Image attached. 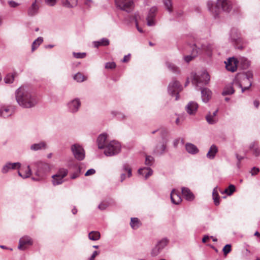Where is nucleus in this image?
Here are the masks:
<instances>
[{"label":"nucleus","instance_id":"nucleus-18","mask_svg":"<svg viewBox=\"0 0 260 260\" xmlns=\"http://www.w3.org/2000/svg\"><path fill=\"white\" fill-rule=\"evenodd\" d=\"M225 67L227 70L234 72L237 70L236 60L234 58H230L227 62H225Z\"/></svg>","mask_w":260,"mask_h":260},{"label":"nucleus","instance_id":"nucleus-43","mask_svg":"<svg viewBox=\"0 0 260 260\" xmlns=\"http://www.w3.org/2000/svg\"><path fill=\"white\" fill-rule=\"evenodd\" d=\"M74 79L78 82H82L85 80L84 76L81 73L75 74L74 76Z\"/></svg>","mask_w":260,"mask_h":260},{"label":"nucleus","instance_id":"nucleus-39","mask_svg":"<svg viewBox=\"0 0 260 260\" xmlns=\"http://www.w3.org/2000/svg\"><path fill=\"white\" fill-rule=\"evenodd\" d=\"M131 226L133 229H137L140 226V221L138 218H131Z\"/></svg>","mask_w":260,"mask_h":260},{"label":"nucleus","instance_id":"nucleus-48","mask_svg":"<svg viewBox=\"0 0 260 260\" xmlns=\"http://www.w3.org/2000/svg\"><path fill=\"white\" fill-rule=\"evenodd\" d=\"M109 203L107 202L103 201L98 206V208L101 210H105L109 206Z\"/></svg>","mask_w":260,"mask_h":260},{"label":"nucleus","instance_id":"nucleus-22","mask_svg":"<svg viewBox=\"0 0 260 260\" xmlns=\"http://www.w3.org/2000/svg\"><path fill=\"white\" fill-rule=\"evenodd\" d=\"M171 200L172 203L178 205L182 201L180 194L176 192L175 189H173L171 193Z\"/></svg>","mask_w":260,"mask_h":260},{"label":"nucleus","instance_id":"nucleus-8","mask_svg":"<svg viewBox=\"0 0 260 260\" xmlns=\"http://www.w3.org/2000/svg\"><path fill=\"white\" fill-rule=\"evenodd\" d=\"M115 4L120 9L128 13L131 12L134 7L133 0H115Z\"/></svg>","mask_w":260,"mask_h":260},{"label":"nucleus","instance_id":"nucleus-36","mask_svg":"<svg viewBox=\"0 0 260 260\" xmlns=\"http://www.w3.org/2000/svg\"><path fill=\"white\" fill-rule=\"evenodd\" d=\"M206 119L208 123L210 124H214L217 122V118L215 117H212V113L209 112L206 116Z\"/></svg>","mask_w":260,"mask_h":260},{"label":"nucleus","instance_id":"nucleus-38","mask_svg":"<svg viewBox=\"0 0 260 260\" xmlns=\"http://www.w3.org/2000/svg\"><path fill=\"white\" fill-rule=\"evenodd\" d=\"M217 187H216L213 190L212 196L214 204L216 206L219 204V197L217 190Z\"/></svg>","mask_w":260,"mask_h":260},{"label":"nucleus","instance_id":"nucleus-27","mask_svg":"<svg viewBox=\"0 0 260 260\" xmlns=\"http://www.w3.org/2000/svg\"><path fill=\"white\" fill-rule=\"evenodd\" d=\"M249 149L252 151L254 156L257 157L260 155V149L257 143L252 142L249 145Z\"/></svg>","mask_w":260,"mask_h":260},{"label":"nucleus","instance_id":"nucleus-54","mask_svg":"<svg viewBox=\"0 0 260 260\" xmlns=\"http://www.w3.org/2000/svg\"><path fill=\"white\" fill-rule=\"evenodd\" d=\"M11 167L12 170L19 169L21 167V164L19 162H11Z\"/></svg>","mask_w":260,"mask_h":260},{"label":"nucleus","instance_id":"nucleus-46","mask_svg":"<svg viewBox=\"0 0 260 260\" xmlns=\"http://www.w3.org/2000/svg\"><path fill=\"white\" fill-rule=\"evenodd\" d=\"M164 5L165 6L166 9L169 12H171L172 11L171 0H164Z\"/></svg>","mask_w":260,"mask_h":260},{"label":"nucleus","instance_id":"nucleus-7","mask_svg":"<svg viewBox=\"0 0 260 260\" xmlns=\"http://www.w3.org/2000/svg\"><path fill=\"white\" fill-rule=\"evenodd\" d=\"M168 90L171 95H176L175 100L177 101L179 99V92L181 91L182 86L178 81L173 79L169 84Z\"/></svg>","mask_w":260,"mask_h":260},{"label":"nucleus","instance_id":"nucleus-30","mask_svg":"<svg viewBox=\"0 0 260 260\" xmlns=\"http://www.w3.org/2000/svg\"><path fill=\"white\" fill-rule=\"evenodd\" d=\"M93 45L95 47L98 48L100 46H107L109 45V40L107 38H102L99 41H94Z\"/></svg>","mask_w":260,"mask_h":260},{"label":"nucleus","instance_id":"nucleus-41","mask_svg":"<svg viewBox=\"0 0 260 260\" xmlns=\"http://www.w3.org/2000/svg\"><path fill=\"white\" fill-rule=\"evenodd\" d=\"M68 171L67 169L64 168H60L58 170L56 174L59 176V177H61L63 178L68 175Z\"/></svg>","mask_w":260,"mask_h":260},{"label":"nucleus","instance_id":"nucleus-10","mask_svg":"<svg viewBox=\"0 0 260 260\" xmlns=\"http://www.w3.org/2000/svg\"><path fill=\"white\" fill-rule=\"evenodd\" d=\"M72 152L75 157L79 160H83L85 157L83 148L79 144H75L71 146Z\"/></svg>","mask_w":260,"mask_h":260},{"label":"nucleus","instance_id":"nucleus-40","mask_svg":"<svg viewBox=\"0 0 260 260\" xmlns=\"http://www.w3.org/2000/svg\"><path fill=\"white\" fill-rule=\"evenodd\" d=\"M166 65L168 67V68L171 70L172 72H173L174 73L178 74L179 72V70L178 67H177L175 64L169 62H167Z\"/></svg>","mask_w":260,"mask_h":260},{"label":"nucleus","instance_id":"nucleus-28","mask_svg":"<svg viewBox=\"0 0 260 260\" xmlns=\"http://www.w3.org/2000/svg\"><path fill=\"white\" fill-rule=\"evenodd\" d=\"M47 145L45 142H41L39 143H35L31 145L30 149L32 151H38L46 148Z\"/></svg>","mask_w":260,"mask_h":260},{"label":"nucleus","instance_id":"nucleus-17","mask_svg":"<svg viewBox=\"0 0 260 260\" xmlns=\"http://www.w3.org/2000/svg\"><path fill=\"white\" fill-rule=\"evenodd\" d=\"M107 139V135L106 134H101L97 139V143L98 145V148L99 149H104L105 148L106 146L107 145L106 141Z\"/></svg>","mask_w":260,"mask_h":260},{"label":"nucleus","instance_id":"nucleus-37","mask_svg":"<svg viewBox=\"0 0 260 260\" xmlns=\"http://www.w3.org/2000/svg\"><path fill=\"white\" fill-rule=\"evenodd\" d=\"M71 3L68 0H61L62 5L67 8H71L75 6L77 4V0H72Z\"/></svg>","mask_w":260,"mask_h":260},{"label":"nucleus","instance_id":"nucleus-58","mask_svg":"<svg viewBox=\"0 0 260 260\" xmlns=\"http://www.w3.org/2000/svg\"><path fill=\"white\" fill-rule=\"evenodd\" d=\"M8 4L9 6L12 8H15L19 5V4L13 1H9Z\"/></svg>","mask_w":260,"mask_h":260},{"label":"nucleus","instance_id":"nucleus-61","mask_svg":"<svg viewBox=\"0 0 260 260\" xmlns=\"http://www.w3.org/2000/svg\"><path fill=\"white\" fill-rule=\"evenodd\" d=\"M236 158L237 159H238V160L239 161V164H240V161L242 159H243V156H240L239 155H238V154H236Z\"/></svg>","mask_w":260,"mask_h":260},{"label":"nucleus","instance_id":"nucleus-12","mask_svg":"<svg viewBox=\"0 0 260 260\" xmlns=\"http://www.w3.org/2000/svg\"><path fill=\"white\" fill-rule=\"evenodd\" d=\"M190 47L192 49L191 54L190 55L186 56L184 57V59L187 62H189L193 58L200 54V48L199 44H193Z\"/></svg>","mask_w":260,"mask_h":260},{"label":"nucleus","instance_id":"nucleus-5","mask_svg":"<svg viewBox=\"0 0 260 260\" xmlns=\"http://www.w3.org/2000/svg\"><path fill=\"white\" fill-rule=\"evenodd\" d=\"M34 165L36 167L35 175L39 178L36 179V180L42 179L44 177L45 174L50 171L49 165L47 163L39 161L35 162ZM32 179L35 180L34 178H32Z\"/></svg>","mask_w":260,"mask_h":260},{"label":"nucleus","instance_id":"nucleus-13","mask_svg":"<svg viewBox=\"0 0 260 260\" xmlns=\"http://www.w3.org/2000/svg\"><path fill=\"white\" fill-rule=\"evenodd\" d=\"M32 244L31 239L28 236H24L20 239L18 248L20 250H25L27 245Z\"/></svg>","mask_w":260,"mask_h":260},{"label":"nucleus","instance_id":"nucleus-64","mask_svg":"<svg viewBox=\"0 0 260 260\" xmlns=\"http://www.w3.org/2000/svg\"><path fill=\"white\" fill-rule=\"evenodd\" d=\"M253 104L254 105V106L257 108L259 105V103L258 101H254V102H253Z\"/></svg>","mask_w":260,"mask_h":260},{"label":"nucleus","instance_id":"nucleus-42","mask_svg":"<svg viewBox=\"0 0 260 260\" xmlns=\"http://www.w3.org/2000/svg\"><path fill=\"white\" fill-rule=\"evenodd\" d=\"M154 162V158L151 155H146L145 164L146 166H151Z\"/></svg>","mask_w":260,"mask_h":260},{"label":"nucleus","instance_id":"nucleus-63","mask_svg":"<svg viewBox=\"0 0 260 260\" xmlns=\"http://www.w3.org/2000/svg\"><path fill=\"white\" fill-rule=\"evenodd\" d=\"M91 3H92L91 0H85V1L84 2L85 5H86L89 7L90 6V5Z\"/></svg>","mask_w":260,"mask_h":260},{"label":"nucleus","instance_id":"nucleus-53","mask_svg":"<svg viewBox=\"0 0 260 260\" xmlns=\"http://www.w3.org/2000/svg\"><path fill=\"white\" fill-rule=\"evenodd\" d=\"M57 0H45V3L49 6H54L56 4Z\"/></svg>","mask_w":260,"mask_h":260},{"label":"nucleus","instance_id":"nucleus-31","mask_svg":"<svg viewBox=\"0 0 260 260\" xmlns=\"http://www.w3.org/2000/svg\"><path fill=\"white\" fill-rule=\"evenodd\" d=\"M13 111L8 107H2L0 109V116L4 118H7L12 114Z\"/></svg>","mask_w":260,"mask_h":260},{"label":"nucleus","instance_id":"nucleus-44","mask_svg":"<svg viewBox=\"0 0 260 260\" xmlns=\"http://www.w3.org/2000/svg\"><path fill=\"white\" fill-rule=\"evenodd\" d=\"M122 172H127L128 173V177H130L132 174V170L129 168V166L127 164H125L123 165L122 169L121 170Z\"/></svg>","mask_w":260,"mask_h":260},{"label":"nucleus","instance_id":"nucleus-50","mask_svg":"<svg viewBox=\"0 0 260 260\" xmlns=\"http://www.w3.org/2000/svg\"><path fill=\"white\" fill-rule=\"evenodd\" d=\"M74 56L76 58H83L86 56L85 53H73Z\"/></svg>","mask_w":260,"mask_h":260},{"label":"nucleus","instance_id":"nucleus-49","mask_svg":"<svg viewBox=\"0 0 260 260\" xmlns=\"http://www.w3.org/2000/svg\"><path fill=\"white\" fill-rule=\"evenodd\" d=\"M222 251L224 255H226L231 251V245L226 244L223 248Z\"/></svg>","mask_w":260,"mask_h":260},{"label":"nucleus","instance_id":"nucleus-56","mask_svg":"<svg viewBox=\"0 0 260 260\" xmlns=\"http://www.w3.org/2000/svg\"><path fill=\"white\" fill-rule=\"evenodd\" d=\"M229 192H228V196H231L235 191V186L234 185L231 184L228 187Z\"/></svg>","mask_w":260,"mask_h":260},{"label":"nucleus","instance_id":"nucleus-23","mask_svg":"<svg viewBox=\"0 0 260 260\" xmlns=\"http://www.w3.org/2000/svg\"><path fill=\"white\" fill-rule=\"evenodd\" d=\"M218 148L215 145H212L206 155L207 157L210 159H214L218 152Z\"/></svg>","mask_w":260,"mask_h":260},{"label":"nucleus","instance_id":"nucleus-33","mask_svg":"<svg viewBox=\"0 0 260 260\" xmlns=\"http://www.w3.org/2000/svg\"><path fill=\"white\" fill-rule=\"evenodd\" d=\"M100 233L98 231H91L88 234V238L92 241H96L100 239Z\"/></svg>","mask_w":260,"mask_h":260},{"label":"nucleus","instance_id":"nucleus-25","mask_svg":"<svg viewBox=\"0 0 260 260\" xmlns=\"http://www.w3.org/2000/svg\"><path fill=\"white\" fill-rule=\"evenodd\" d=\"M167 142H163L162 143L158 144L156 146L154 150V153L160 155L162 154L165 152Z\"/></svg>","mask_w":260,"mask_h":260},{"label":"nucleus","instance_id":"nucleus-32","mask_svg":"<svg viewBox=\"0 0 260 260\" xmlns=\"http://www.w3.org/2000/svg\"><path fill=\"white\" fill-rule=\"evenodd\" d=\"M235 92L234 87L231 84L226 85L222 92L223 95H231Z\"/></svg>","mask_w":260,"mask_h":260},{"label":"nucleus","instance_id":"nucleus-59","mask_svg":"<svg viewBox=\"0 0 260 260\" xmlns=\"http://www.w3.org/2000/svg\"><path fill=\"white\" fill-rule=\"evenodd\" d=\"M100 252L98 251H94L92 255L89 258V260H94L95 257L99 254Z\"/></svg>","mask_w":260,"mask_h":260},{"label":"nucleus","instance_id":"nucleus-2","mask_svg":"<svg viewBox=\"0 0 260 260\" xmlns=\"http://www.w3.org/2000/svg\"><path fill=\"white\" fill-rule=\"evenodd\" d=\"M252 74L250 72H247L245 74L242 75L240 77H237L234 79L231 85L234 87H237L241 89L242 93H243L246 90H248L251 86Z\"/></svg>","mask_w":260,"mask_h":260},{"label":"nucleus","instance_id":"nucleus-1","mask_svg":"<svg viewBox=\"0 0 260 260\" xmlns=\"http://www.w3.org/2000/svg\"><path fill=\"white\" fill-rule=\"evenodd\" d=\"M15 97L19 106L24 108L34 107L39 102L36 94L24 86L19 87L16 91Z\"/></svg>","mask_w":260,"mask_h":260},{"label":"nucleus","instance_id":"nucleus-19","mask_svg":"<svg viewBox=\"0 0 260 260\" xmlns=\"http://www.w3.org/2000/svg\"><path fill=\"white\" fill-rule=\"evenodd\" d=\"M198 108V105L194 102H190L186 106V111L190 115L194 114Z\"/></svg>","mask_w":260,"mask_h":260},{"label":"nucleus","instance_id":"nucleus-11","mask_svg":"<svg viewBox=\"0 0 260 260\" xmlns=\"http://www.w3.org/2000/svg\"><path fill=\"white\" fill-rule=\"evenodd\" d=\"M157 11V9L155 7H153L150 9L146 18L148 26H152L155 24V17Z\"/></svg>","mask_w":260,"mask_h":260},{"label":"nucleus","instance_id":"nucleus-20","mask_svg":"<svg viewBox=\"0 0 260 260\" xmlns=\"http://www.w3.org/2000/svg\"><path fill=\"white\" fill-rule=\"evenodd\" d=\"M201 90L202 101L205 103L208 102L212 96L211 91L207 88H201Z\"/></svg>","mask_w":260,"mask_h":260},{"label":"nucleus","instance_id":"nucleus-60","mask_svg":"<svg viewBox=\"0 0 260 260\" xmlns=\"http://www.w3.org/2000/svg\"><path fill=\"white\" fill-rule=\"evenodd\" d=\"M130 58V54H128L127 55H125L123 58L122 61L124 62H127Z\"/></svg>","mask_w":260,"mask_h":260},{"label":"nucleus","instance_id":"nucleus-21","mask_svg":"<svg viewBox=\"0 0 260 260\" xmlns=\"http://www.w3.org/2000/svg\"><path fill=\"white\" fill-rule=\"evenodd\" d=\"M182 193L185 199L188 201H192L194 199V196L190 190L187 187L182 188Z\"/></svg>","mask_w":260,"mask_h":260},{"label":"nucleus","instance_id":"nucleus-15","mask_svg":"<svg viewBox=\"0 0 260 260\" xmlns=\"http://www.w3.org/2000/svg\"><path fill=\"white\" fill-rule=\"evenodd\" d=\"M194 44H199V47L200 48V53L204 51L208 55L210 56L211 55L213 49L212 45L207 43H201L200 42H197Z\"/></svg>","mask_w":260,"mask_h":260},{"label":"nucleus","instance_id":"nucleus-34","mask_svg":"<svg viewBox=\"0 0 260 260\" xmlns=\"http://www.w3.org/2000/svg\"><path fill=\"white\" fill-rule=\"evenodd\" d=\"M52 178L53 185L61 184L63 182V178L61 177H59V176L56 174L53 175Z\"/></svg>","mask_w":260,"mask_h":260},{"label":"nucleus","instance_id":"nucleus-24","mask_svg":"<svg viewBox=\"0 0 260 260\" xmlns=\"http://www.w3.org/2000/svg\"><path fill=\"white\" fill-rule=\"evenodd\" d=\"M138 173L140 175H144L145 176V179H146L150 176L152 175L153 171L149 167H145L139 169L138 170Z\"/></svg>","mask_w":260,"mask_h":260},{"label":"nucleus","instance_id":"nucleus-45","mask_svg":"<svg viewBox=\"0 0 260 260\" xmlns=\"http://www.w3.org/2000/svg\"><path fill=\"white\" fill-rule=\"evenodd\" d=\"M11 170H12L11 167V162H7L3 166L2 172L3 174H6Z\"/></svg>","mask_w":260,"mask_h":260},{"label":"nucleus","instance_id":"nucleus-55","mask_svg":"<svg viewBox=\"0 0 260 260\" xmlns=\"http://www.w3.org/2000/svg\"><path fill=\"white\" fill-rule=\"evenodd\" d=\"M80 174V167H79L78 168V170L76 172H75V173H74L71 175V178L72 179H76V178H77L79 176Z\"/></svg>","mask_w":260,"mask_h":260},{"label":"nucleus","instance_id":"nucleus-4","mask_svg":"<svg viewBox=\"0 0 260 260\" xmlns=\"http://www.w3.org/2000/svg\"><path fill=\"white\" fill-rule=\"evenodd\" d=\"M210 80V76L206 71H203L199 74L195 73L192 77V83L197 86L200 84L206 85Z\"/></svg>","mask_w":260,"mask_h":260},{"label":"nucleus","instance_id":"nucleus-29","mask_svg":"<svg viewBox=\"0 0 260 260\" xmlns=\"http://www.w3.org/2000/svg\"><path fill=\"white\" fill-rule=\"evenodd\" d=\"M185 148L187 152L192 154H196L199 151L196 146L191 143H186L185 145Z\"/></svg>","mask_w":260,"mask_h":260},{"label":"nucleus","instance_id":"nucleus-57","mask_svg":"<svg viewBox=\"0 0 260 260\" xmlns=\"http://www.w3.org/2000/svg\"><path fill=\"white\" fill-rule=\"evenodd\" d=\"M95 173V170L93 169H89L85 174V176H88L93 175Z\"/></svg>","mask_w":260,"mask_h":260},{"label":"nucleus","instance_id":"nucleus-6","mask_svg":"<svg viewBox=\"0 0 260 260\" xmlns=\"http://www.w3.org/2000/svg\"><path fill=\"white\" fill-rule=\"evenodd\" d=\"M121 150L120 143L116 141H112L105 147L104 154L108 156L118 154Z\"/></svg>","mask_w":260,"mask_h":260},{"label":"nucleus","instance_id":"nucleus-62","mask_svg":"<svg viewBox=\"0 0 260 260\" xmlns=\"http://www.w3.org/2000/svg\"><path fill=\"white\" fill-rule=\"evenodd\" d=\"M125 174L124 173H122L120 175V181H123L125 179Z\"/></svg>","mask_w":260,"mask_h":260},{"label":"nucleus","instance_id":"nucleus-26","mask_svg":"<svg viewBox=\"0 0 260 260\" xmlns=\"http://www.w3.org/2000/svg\"><path fill=\"white\" fill-rule=\"evenodd\" d=\"M18 173L19 176L25 179L30 177L31 175V170L29 166H27L25 168L23 169L21 171H18Z\"/></svg>","mask_w":260,"mask_h":260},{"label":"nucleus","instance_id":"nucleus-35","mask_svg":"<svg viewBox=\"0 0 260 260\" xmlns=\"http://www.w3.org/2000/svg\"><path fill=\"white\" fill-rule=\"evenodd\" d=\"M43 38L41 37H38L36 40H35L31 45V50L32 51H34L36 50L40 45L43 42Z\"/></svg>","mask_w":260,"mask_h":260},{"label":"nucleus","instance_id":"nucleus-51","mask_svg":"<svg viewBox=\"0 0 260 260\" xmlns=\"http://www.w3.org/2000/svg\"><path fill=\"white\" fill-rule=\"evenodd\" d=\"M116 67V64L114 62H109L106 63L105 68L106 69H113Z\"/></svg>","mask_w":260,"mask_h":260},{"label":"nucleus","instance_id":"nucleus-3","mask_svg":"<svg viewBox=\"0 0 260 260\" xmlns=\"http://www.w3.org/2000/svg\"><path fill=\"white\" fill-rule=\"evenodd\" d=\"M207 6L209 10L214 14L215 17H217L221 11L229 12L232 9L231 4L226 0H218L215 7L214 3L212 1H209Z\"/></svg>","mask_w":260,"mask_h":260},{"label":"nucleus","instance_id":"nucleus-14","mask_svg":"<svg viewBox=\"0 0 260 260\" xmlns=\"http://www.w3.org/2000/svg\"><path fill=\"white\" fill-rule=\"evenodd\" d=\"M81 106V102L79 99H75L68 104V106L70 112L75 113L77 112Z\"/></svg>","mask_w":260,"mask_h":260},{"label":"nucleus","instance_id":"nucleus-16","mask_svg":"<svg viewBox=\"0 0 260 260\" xmlns=\"http://www.w3.org/2000/svg\"><path fill=\"white\" fill-rule=\"evenodd\" d=\"M39 9V5L37 4V0L32 3L30 7L28 9L27 14L29 16H34L36 15L38 13Z\"/></svg>","mask_w":260,"mask_h":260},{"label":"nucleus","instance_id":"nucleus-47","mask_svg":"<svg viewBox=\"0 0 260 260\" xmlns=\"http://www.w3.org/2000/svg\"><path fill=\"white\" fill-rule=\"evenodd\" d=\"M14 79V77L13 75L12 74H8L4 78V80L5 83H11L13 82Z\"/></svg>","mask_w":260,"mask_h":260},{"label":"nucleus","instance_id":"nucleus-52","mask_svg":"<svg viewBox=\"0 0 260 260\" xmlns=\"http://www.w3.org/2000/svg\"><path fill=\"white\" fill-rule=\"evenodd\" d=\"M259 172V169L258 168L253 167L252 168H251L250 173H251L252 176H255L256 174H257Z\"/></svg>","mask_w":260,"mask_h":260},{"label":"nucleus","instance_id":"nucleus-9","mask_svg":"<svg viewBox=\"0 0 260 260\" xmlns=\"http://www.w3.org/2000/svg\"><path fill=\"white\" fill-rule=\"evenodd\" d=\"M168 243L169 240L166 238H162L158 241L151 250V256H156L158 255L162 249L168 245Z\"/></svg>","mask_w":260,"mask_h":260}]
</instances>
